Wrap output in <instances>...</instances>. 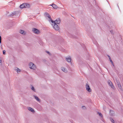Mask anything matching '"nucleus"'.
Wrapping results in <instances>:
<instances>
[{
	"instance_id": "obj_13",
	"label": "nucleus",
	"mask_w": 123,
	"mask_h": 123,
	"mask_svg": "<svg viewBox=\"0 0 123 123\" xmlns=\"http://www.w3.org/2000/svg\"><path fill=\"white\" fill-rule=\"evenodd\" d=\"M27 109L29 111H30L33 112H35V111H34V110L32 108H31V107H27Z\"/></svg>"
},
{
	"instance_id": "obj_20",
	"label": "nucleus",
	"mask_w": 123,
	"mask_h": 123,
	"mask_svg": "<svg viewBox=\"0 0 123 123\" xmlns=\"http://www.w3.org/2000/svg\"><path fill=\"white\" fill-rule=\"evenodd\" d=\"M98 114H99V116H100L101 117H102V114L100 113H99L98 112Z\"/></svg>"
},
{
	"instance_id": "obj_29",
	"label": "nucleus",
	"mask_w": 123,
	"mask_h": 123,
	"mask_svg": "<svg viewBox=\"0 0 123 123\" xmlns=\"http://www.w3.org/2000/svg\"><path fill=\"white\" fill-rule=\"evenodd\" d=\"M12 13L13 14H12V15H13L15 14V13Z\"/></svg>"
},
{
	"instance_id": "obj_35",
	"label": "nucleus",
	"mask_w": 123,
	"mask_h": 123,
	"mask_svg": "<svg viewBox=\"0 0 123 123\" xmlns=\"http://www.w3.org/2000/svg\"><path fill=\"white\" fill-rule=\"evenodd\" d=\"M69 67V66H68V65L67 66V67Z\"/></svg>"
},
{
	"instance_id": "obj_30",
	"label": "nucleus",
	"mask_w": 123,
	"mask_h": 123,
	"mask_svg": "<svg viewBox=\"0 0 123 123\" xmlns=\"http://www.w3.org/2000/svg\"><path fill=\"white\" fill-rule=\"evenodd\" d=\"M110 61L111 60V57H110L109 58Z\"/></svg>"
},
{
	"instance_id": "obj_15",
	"label": "nucleus",
	"mask_w": 123,
	"mask_h": 123,
	"mask_svg": "<svg viewBox=\"0 0 123 123\" xmlns=\"http://www.w3.org/2000/svg\"><path fill=\"white\" fill-rule=\"evenodd\" d=\"M20 7L21 8H25V6L24 3L22 4L20 6Z\"/></svg>"
},
{
	"instance_id": "obj_32",
	"label": "nucleus",
	"mask_w": 123,
	"mask_h": 123,
	"mask_svg": "<svg viewBox=\"0 0 123 123\" xmlns=\"http://www.w3.org/2000/svg\"><path fill=\"white\" fill-rule=\"evenodd\" d=\"M108 57H109V58H110V57H110V56H109V55H108Z\"/></svg>"
},
{
	"instance_id": "obj_10",
	"label": "nucleus",
	"mask_w": 123,
	"mask_h": 123,
	"mask_svg": "<svg viewBox=\"0 0 123 123\" xmlns=\"http://www.w3.org/2000/svg\"><path fill=\"white\" fill-rule=\"evenodd\" d=\"M25 6V8H29L30 7V5L29 4L26 3H24Z\"/></svg>"
},
{
	"instance_id": "obj_5",
	"label": "nucleus",
	"mask_w": 123,
	"mask_h": 123,
	"mask_svg": "<svg viewBox=\"0 0 123 123\" xmlns=\"http://www.w3.org/2000/svg\"><path fill=\"white\" fill-rule=\"evenodd\" d=\"M61 22L60 19L59 18L57 19L56 20L53 21V22H54L55 24H59Z\"/></svg>"
},
{
	"instance_id": "obj_8",
	"label": "nucleus",
	"mask_w": 123,
	"mask_h": 123,
	"mask_svg": "<svg viewBox=\"0 0 123 123\" xmlns=\"http://www.w3.org/2000/svg\"><path fill=\"white\" fill-rule=\"evenodd\" d=\"M66 60L68 62H71V57L69 56L68 57L66 58Z\"/></svg>"
},
{
	"instance_id": "obj_16",
	"label": "nucleus",
	"mask_w": 123,
	"mask_h": 123,
	"mask_svg": "<svg viewBox=\"0 0 123 123\" xmlns=\"http://www.w3.org/2000/svg\"><path fill=\"white\" fill-rule=\"evenodd\" d=\"M20 33L23 34H26L25 33L24 31L23 30H21L20 31Z\"/></svg>"
},
{
	"instance_id": "obj_17",
	"label": "nucleus",
	"mask_w": 123,
	"mask_h": 123,
	"mask_svg": "<svg viewBox=\"0 0 123 123\" xmlns=\"http://www.w3.org/2000/svg\"><path fill=\"white\" fill-rule=\"evenodd\" d=\"M15 70L16 71L17 73H18L20 72V69L18 68H17V69H15Z\"/></svg>"
},
{
	"instance_id": "obj_1",
	"label": "nucleus",
	"mask_w": 123,
	"mask_h": 123,
	"mask_svg": "<svg viewBox=\"0 0 123 123\" xmlns=\"http://www.w3.org/2000/svg\"><path fill=\"white\" fill-rule=\"evenodd\" d=\"M53 20H51V24L52 26L56 30H58L59 29V27L54 22H53Z\"/></svg>"
},
{
	"instance_id": "obj_6",
	"label": "nucleus",
	"mask_w": 123,
	"mask_h": 123,
	"mask_svg": "<svg viewBox=\"0 0 123 123\" xmlns=\"http://www.w3.org/2000/svg\"><path fill=\"white\" fill-rule=\"evenodd\" d=\"M86 88L88 92H90L91 91V90L90 87L87 84H86Z\"/></svg>"
},
{
	"instance_id": "obj_12",
	"label": "nucleus",
	"mask_w": 123,
	"mask_h": 123,
	"mask_svg": "<svg viewBox=\"0 0 123 123\" xmlns=\"http://www.w3.org/2000/svg\"><path fill=\"white\" fill-rule=\"evenodd\" d=\"M50 6H52L55 9H57L58 7L57 6L54 4H52V5H50Z\"/></svg>"
},
{
	"instance_id": "obj_31",
	"label": "nucleus",
	"mask_w": 123,
	"mask_h": 123,
	"mask_svg": "<svg viewBox=\"0 0 123 123\" xmlns=\"http://www.w3.org/2000/svg\"><path fill=\"white\" fill-rule=\"evenodd\" d=\"M108 57H109V58H110V57H110V56H109V55H108Z\"/></svg>"
},
{
	"instance_id": "obj_18",
	"label": "nucleus",
	"mask_w": 123,
	"mask_h": 123,
	"mask_svg": "<svg viewBox=\"0 0 123 123\" xmlns=\"http://www.w3.org/2000/svg\"><path fill=\"white\" fill-rule=\"evenodd\" d=\"M31 89L33 91H34V92H35V89L34 86H32V85H31Z\"/></svg>"
},
{
	"instance_id": "obj_28",
	"label": "nucleus",
	"mask_w": 123,
	"mask_h": 123,
	"mask_svg": "<svg viewBox=\"0 0 123 123\" xmlns=\"http://www.w3.org/2000/svg\"><path fill=\"white\" fill-rule=\"evenodd\" d=\"M110 112H113V111L112 110H110Z\"/></svg>"
},
{
	"instance_id": "obj_22",
	"label": "nucleus",
	"mask_w": 123,
	"mask_h": 123,
	"mask_svg": "<svg viewBox=\"0 0 123 123\" xmlns=\"http://www.w3.org/2000/svg\"><path fill=\"white\" fill-rule=\"evenodd\" d=\"M1 37L0 36V43H1Z\"/></svg>"
},
{
	"instance_id": "obj_7",
	"label": "nucleus",
	"mask_w": 123,
	"mask_h": 123,
	"mask_svg": "<svg viewBox=\"0 0 123 123\" xmlns=\"http://www.w3.org/2000/svg\"><path fill=\"white\" fill-rule=\"evenodd\" d=\"M61 69L62 71L65 73H67L68 72L67 69L63 67H62L61 68Z\"/></svg>"
},
{
	"instance_id": "obj_21",
	"label": "nucleus",
	"mask_w": 123,
	"mask_h": 123,
	"mask_svg": "<svg viewBox=\"0 0 123 123\" xmlns=\"http://www.w3.org/2000/svg\"><path fill=\"white\" fill-rule=\"evenodd\" d=\"M3 54L4 55H5L6 54V53H5V50H4L3 51Z\"/></svg>"
},
{
	"instance_id": "obj_11",
	"label": "nucleus",
	"mask_w": 123,
	"mask_h": 123,
	"mask_svg": "<svg viewBox=\"0 0 123 123\" xmlns=\"http://www.w3.org/2000/svg\"><path fill=\"white\" fill-rule=\"evenodd\" d=\"M108 83L109 85L112 88H114V87L113 86L112 83L111 81H109L108 82Z\"/></svg>"
},
{
	"instance_id": "obj_14",
	"label": "nucleus",
	"mask_w": 123,
	"mask_h": 123,
	"mask_svg": "<svg viewBox=\"0 0 123 123\" xmlns=\"http://www.w3.org/2000/svg\"><path fill=\"white\" fill-rule=\"evenodd\" d=\"M34 97L35 99L38 102H40L41 101L40 99L37 96H36L34 95Z\"/></svg>"
},
{
	"instance_id": "obj_4",
	"label": "nucleus",
	"mask_w": 123,
	"mask_h": 123,
	"mask_svg": "<svg viewBox=\"0 0 123 123\" xmlns=\"http://www.w3.org/2000/svg\"><path fill=\"white\" fill-rule=\"evenodd\" d=\"M32 31L34 33L37 34H39L40 33L39 31L38 30L35 28L33 29Z\"/></svg>"
},
{
	"instance_id": "obj_19",
	"label": "nucleus",
	"mask_w": 123,
	"mask_h": 123,
	"mask_svg": "<svg viewBox=\"0 0 123 123\" xmlns=\"http://www.w3.org/2000/svg\"><path fill=\"white\" fill-rule=\"evenodd\" d=\"M110 120L111 122H112L113 123H115V121L113 120V119L112 118H110Z\"/></svg>"
},
{
	"instance_id": "obj_25",
	"label": "nucleus",
	"mask_w": 123,
	"mask_h": 123,
	"mask_svg": "<svg viewBox=\"0 0 123 123\" xmlns=\"http://www.w3.org/2000/svg\"><path fill=\"white\" fill-rule=\"evenodd\" d=\"M111 64H112V65L113 66H114V63L113 62H112V63H111Z\"/></svg>"
},
{
	"instance_id": "obj_24",
	"label": "nucleus",
	"mask_w": 123,
	"mask_h": 123,
	"mask_svg": "<svg viewBox=\"0 0 123 123\" xmlns=\"http://www.w3.org/2000/svg\"><path fill=\"white\" fill-rule=\"evenodd\" d=\"M82 108L83 109H85L86 107L85 106H83L82 107Z\"/></svg>"
},
{
	"instance_id": "obj_34",
	"label": "nucleus",
	"mask_w": 123,
	"mask_h": 123,
	"mask_svg": "<svg viewBox=\"0 0 123 123\" xmlns=\"http://www.w3.org/2000/svg\"><path fill=\"white\" fill-rule=\"evenodd\" d=\"M47 51V53H48V54H49V52H48V51Z\"/></svg>"
},
{
	"instance_id": "obj_2",
	"label": "nucleus",
	"mask_w": 123,
	"mask_h": 123,
	"mask_svg": "<svg viewBox=\"0 0 123 123\" xmlns=\"http://www.w3.org/2000/svg\"><path fill=\"white\" fill-rule=\"evenodd\" d=\"M29 66L30 68L35 70L36 68V67L35 64L32 62H30L29 64Z\"/></svg>"
},
{
	"instance_id": "obj_3",
	"label": "nucleus",
	"mask_w": 123,
	"mask_h": 123,
	"mask_svg": "<svg viewBox=\"0 0 123 123\" xmlns=\"http://www.w3.org/2000/svg\"><path fill=\"white\" fill-rule=\"evenodd\" d=\"M45 15L46 17L48 18V19L49 22H51V20H53L52 19L49 15L47 13H45Z\"/></svg>"
},
{
	"instance_id": "obj_9",
	"label": "nucleus",
	"mask_w": 123,
	"mask_h": 123,
	"mask_svg": "<svg viewBox=\"0 0 123 123\" xmlns=\"http://www.w3.org/2000/svg\"><path fill=\"white\" fill-rule=\"evenodd\" d=\"M117 83L118 88L119 89H121V84L119 81L118 80H117Z\"/></svg>"
},
{
	"instance_id": "obj_26",
	"label": "nucleus",
	"mask_w": 123,
	"mask_h": 123,
	"mask_svg": "<svg viewBox=\"0 0 123 123\" xmlns=\"http://www.w3.org/2000/svg\"><path fill=\"white\" fill-rule=\"evenodd\" d=\"M110 32L112 34L113 33V31H110Z\"/></svg>"
},
{
	"instance_id": "obj_33",
	"label": "nucleus",
	"mask_w": 123,
	"mask_h": 123,
	"mask_svg": "<svg viewBox=\"0 0 123 123\" xmlns=\"http://www.w3.org/2000/svg\"><path fill=\"white\" fill-rule=\"evenodd\" d=\"M108 57H109V58H110V57H110V56H109V55H108Z\"/></svg>"
},
{
	"instance_id": "obj_23",
	"label": "nucleus",
	"mask_w": 123,
	"mask_h": 123,
	"mask_svg": "<svg viewBox=\"0 0 123 123\" xmlns=\"http://www.w3.org/2000/svg\"><path fill=\"white\" fill-rule=\"evenodd\" d=\"M2 62V61L1 60V59L0 57V63H1Z\"/></svg>"
},
{
	"instance_id": "obj_27",
	"label": "nucleus",
	"mask_w": 123,
	"mask_h": 123,
	"mask_svg": "<svg viewBox=\"0 0 123 123\" xmlns=\"http://www.w3.org/2000/svg\"><path fill=\"white\" fill-rule=\"evenodd\" d=\"M110 62L112 63V62H113L112 61L111 59V60H110Z\"/></svg>"
}]
</instances>
